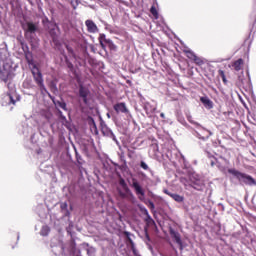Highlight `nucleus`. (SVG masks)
<instances>
[{
	"label": "nucleus",
	"mask_w": 256,
	"mask_h": 256,
	"mask_svg": "<svg viewBox=\"0 0 256 256\" xmlns=\"http://www.w3.org/2000/svg\"><path fill=\"white\" fill-rule=\"evenodd\" d=\"M9 99H10V103H12V105H15L16 101L15 99H13V96L9 95Z\"/></svg>",
	"instance_id": "nucleus-37"
},
{
	"label": "nucleus",
	"mask_w": 256,
	"mask_h": 256,
	"mask_svg": "<svg viewBox=\"0 0 256 256\" xmlns=\"http://www.w3.org/2000/svg\"><path fill=\"white\" fill-rule=\"evenodd\" d=\"M150 13L153 15L154 19H159V12L157 11V8L153 5L150 8Z\"/></svg>",
	"instance_id": "nucleus-22"
},
{
	"label": "nucleus",
	"mask_w": 256,
	"mask_h": 256,
	"mask_svg": "<svg viewBox=\"0 0 256 256\" xmlns=\"http://www.w3.org/2000/svg\"><path fill=\"white\" fill-rule=\"evenodd\" d=\"M55 105H57L58 107H60V109H63V111H67V103H65V101H57L54 102Z\"/></svg>",
	"instance_id": "nucleus-23"
},
{
	"label": "nucleus",
	"mask_w": 256,
	"mask_h": 256,
	"mask_svg": "<svg viewBox=\"0 0 256 256\" xmlns=\"http://www.w3.org/2000/svg\"><path fill=\"white\" fill-rule=\"evenodd\" d=\"M241 83H243V80H241V82H240V83H238V85H241Z\"/></svg>",
	"instance_id": "nucleus-42"
},
{
	"label": "nucleus",
	"mask_w": 256,
	"mask_h": 256,
	"mask_svg": "<svg viewBox=\"0 0 256 256\" xmlns=\"http://www.w3.org/2000/svg\"><path fill=\"white\" fill-rule=\"evenodd\" d=\"M190 187H192V189H195L196 191H203V189H205V183L201 179H191Z\"/></svg>",
	"instance_id": "nucleus-7"
},
{
	"label": "nucleus",
	"mask_w": 256,
	"mask_h": 256,
	"mask_svg": "<svg viewBox=\"0 0 256 256\" xmlns=\"http://www.w3.org/2000/svg\"><path fill=\"white\" fill-rule=\"evenodd\" d=\"M0 79L1 81H4V83H7V81H9V72L0 70Z\"/></svg>",
	"instance_id": "nucleus-18"
},
{
	"label": "nucleus",
	"mask_w": 256,
	"mask_h": 256,
	"mask_svg": "<svg viewBox=\"0 0 256 256\" xmlns=\"http://www.w3.org/2000/svg\"><path fill=\"white\" fill-rule=\"evenodd\" d=\"M213 165H215V162L212 161V162H211V166L213 167Z\"/></svg>",
	"instance_id": "nucleus-41"
},
{
	"label": "nucleus",
	"mask_w": 256,
	"mask_h": 256,
	"mask_svg": "<svg viewBox=\"0 0 256 256\" xmlns=\"http://www.w3.org/2000/svg\"><path fill=\"white\" fill-rule=\"evenodd\" d=\"M66 65L70 71H75V66L69 60L66 59Z\"/></svg>",
	"instance_id": "nucleus-29"
},
{
	"label": "nucleus",
	"mask_w": 256,
	"mask_h": 256,
	"mask_svg": "<svg viewBox=\"0 0 256 256\" xmlns=\"http://www.w3.org/2000/svg\"><path fill=\"white\" fill-rule=\"evenodd\" d=\"M141 211L146 216L145 223H146L147 227L155 226L156 225L155 220H153V218H151V215H149V211H147V208H141Z\"/></svg>",
	"instance_id": "nucleus-10"
},
{
	"label": "nucleus",
	"mask_w": 256,
	"mask_h": 256,
	"mask_svg": "<svg viewBox=\"0 0 256 256\" xmlns=\"http://www.w3.org/2000/svg\"><path fill=\"white\" fill-rule=\"evenodd\" d=\"M100 127L103 135H105L106 137H115V134H113V131L110 130L109 126H107L105 122H101Z\"/></svg>",
	"instance_id": "nucleus-12"
},
{
	"label": "nucleus",
	"mask_w": 256,
	"mask_h": 256,
	"mask_svg": "<svg viewBox=\"0 0 256 256\" xmlns=\"http://www.w3.org/2000/svg\"><path fill=\"white\" fill-rule=\"evenodd\" d=\"M108 117H111L109 114H107Z\"/></svg>",
	"instance_id": "nucleus-45"
},
{
	"label": "nucleus",
	"mask_w": 256,
	"mask_h": 256,
	"mask_svg": "<svg viewBox=\"0 0 256 256\" xmlns=\"http://www.w3.org/2000/svg\"><path fill=\"white\" fill-rule=\"evenodd\" d=\"M94 129H97V126L94 124Z\"/></svg>",
	"instance_id": "nucleus-43"
},
{
	"label": "nucleus",
	"mask_w": 256,
	"mask_h": 256,
	"mask_svg": "<svg viewBox=\"0 0 256 256\" xmlns=\"http://www.w3.org/2000/svg\"><path fill=\"white\" fill-rule=\"evenodd\" d=\"M218 75L221 77L224 85H227V83H229V81L227 80V76L225 75V71L218 70Z\"/></svg>",
	"instance_id": "nucleus-21"
},
{
	"label": "nucleus",
	"mask_w": 256,
	"mask_h": 256,
	"mask_svg": "<svg viewBox=\"0 0 256 256\" xmlns=\"http://www.w3.org/2000/svg\"><path fill=\"white\" fill-rule=\"evenodd\" d=\"M140 167H141V169H144V171H149V165H147V163H145V161L140 162Z\"/></svg>",
	"instance_id": "nucleus-31"
},
{
	"label": "nucleus",
	"mask_w": 256,
	"mask_h": 256,
	"mask_svg": "<svg viewBox=\"0 0 256 256\" xmlns=\"http://www.w3.org/2000/svg\"><path fill=\"white\" fill-rule=\"evenodd\" d=\"M119 195L121 197V199H135V196L133 195V192H131L130 190V193L126 192V191H121L119 190Z\"/></svg>",
	"instance_id": "nucleus-17"
},
{
	"label": "nucleus",
	"mask_w": 256,
	"mask_h": 256,
	"mask_svg": "<svg viewBox=\"0 0 256 256\" xmlns=\"http://www.w3.org/2000/svg\"><path fill=\"white\" fill-rule=\"evenodd\" d=\"M85 25L87 27L88 33H98L99 32V28L97 27V24H95V22H93V20H86Z\"/></svg>",
	"instance_id": "nucleus-9"
},
{
	"label": "nucleus",
	"mask_w": 256,
	"mask_h": 256,
	"mask_svg": "<svg viewBox=\"0 0 256 256\" xmlns=\"http://www.w3.org/2000/svg\"><path fill=\"white\" fill-rule=\"evenodd\" d=\"M145 205H147L150 211H155V203H153V201L148 200L147 202H145Z\"/></svg>",
	"instance_id": "nucleus-27"
},
{
	"label": "nucleus",
	"mask_w": 256,
	"mask_h": 256,
	"mask_svg": "<svg viewBox=\"0 0 256 256\" xmlns=\"http://www.w3.org/2000/svg\"><path fill=\"white\" fill-rule=\"evenodd\" d=\"M119 184L121 185L123 191L129 194L131 193V189H129V186H127V183L125 182L124 179H120Z\"/></svg>",
	"instance_id": "nucleus-19"
},
{
	"label": "nucleus",
	"mask_w": 256,
	"mask_h": 256,
	"mask_svg": "<svg viewBox=\"0 0 256 256\" xmlns=\"http://www.w3.org/2000/svg\"><path fill=\"white\" fill-rule=\"evenodd\" d=\"M98 39H99L100 47L101 49H103V51L107 49V46L110 49V51H117V45L113 43V40L107 39L105 34H100Z\"/></svg>",
	"instance_id": "nucleus-3"
},
{
	"label": "nucleus",
	"mask_w": 256,
	"mask_h": 256,
	"mask_svg": "<svg viewBox=\"0 0 256 256\" xmlns=\"http://www.w3.org/2000/svg\"><path fill=\"white\" fill-rule=\"evenodd\" d=\"M42 233H45L44 235H47L48 233H49V227H44L43 229H42Z\"/></svg>",
	"instance_id": "nucleus-36"
},
{
	"label": "nucleus",
	"mask_w": 256,
	"mask_h": 256,
	"mask_svg": "<svg viewBox=\"0 0 256 256\" xmlns=\"http://www.w3.org/2000/svg\"><path fill=\"white\" fill-rule=\"evenodd\" d=\"M228 173L230 175H233V177H236L239 183H243L244 185H249L250 187H253V185H256V180L254 178H252L250 175L240 172L235 168L228 169Z\"/></svg>",
	"instance_id": "nucleus-1"
},
{
	"label": "nucleus",
	"mask_w": 256,
	"mask_h": 256,
	"mask_svg": "<svg viewBox=\"0 0 256 256\" xmlns=\"http://www.w3.org/2000/svg\"><path fill=\"white\" fill-rule=\"evenodd\" d=\"M24 31L27 35V33H36L37 32V25H35V23L33 22H27L26 23V28H24Z\"/></svg>",
	"instance_id": "nucleus-14"
},
{
	"label": "nucleus",
	"mask_w": 256,
	"mask_h": 256,
	"mask_svg": "<svg viewBox=\"0 0 256 256\" xmlns=\"http://www.w3.org/2000/svg\"><path fill=\"white\" fill-rule=\"evenodd\" d=\"M78 97L83 101L84 105H89V101L91 100V90H89V87L79 84Z\"/></svg>",
	"instance_id": "nucleus-2"
},
{
	"label": "nucleus",
	"mask_w": 256,
	"mask_h": 256,
	"mask_svg": "<svg viewBox=\"0 0 256 256\" xmlns=\"http://www.w3.org/2000/svg\"><path fill=\"white\" fill-rule=\"evenodd\" d=\"M192 61H194V63L196 64V65H199L200 67H201V65H204L205 64V62L203 61V59H201L199 56H195L194 58H193V60Z\"/></svg>",
	"instance_id": "nucleus-25"
},
{
	"label": "nucleus",
	"mask_w": 256,
	"mask_h": 256,
	"mask_svg": "<svg viewBox=\"0 0 256 256\" xmlns=\"http://www.w3.org/2000/svg\"><path fill=\"white\" fill-rule=\"evenodd\" d=\"M163 193H165V195H168V197H171V199L176 201V203H183V201H185L184 196L175 194V193H171L168 189H164Z\"/></svg>",
	"instance_id": "nucleus-8"
},
{
	"label": "nucleus",
	"mask_w": 256,
	"mask_h": 256,
	"mask_svg": "<svg viewBox=\"0 0 256 256\" xmlns=\"http://www.w3.org/2000/svg\"><path fill=\"white\" fill-rule=\"evenodd\" d=\"M93 253H95V249L90 248V249L87 250V255L92 256Z\"/></svg>",
	"instance_id": "nucleus-34"
},
{
	"label": "nucleus",
	"mask_w": 256,
	"mask_h": 256,
	"mask_svg": "<svg viewBox=\"0 0 256 256\" xmlns=\"http://www.w3.org/2000/svg\"><path fill=\"white\" fill-rule=\"evenodd\" d=\"M50 89L51 91H57V86L55 85V83L50 84Z\"/></svg>",
	"instance_id": "nucleus-35"
},
{
	"label": "nucleus",
	"mask_w": 256,
	"mask_h": 256,
	"mask_svg": "<svg viewBox=\"0 0 256 256\" xmlns=\"http://www.w3.org/2000/svg\"><path fill=\"white\" fill-rule=\"evenodd\" d=\"M23 51L29 67L33 68L34 66H37V64H35V61L33 60V53L29 51V48L28 47H26V49L23 48Z\"/></svg>",
	"instance_id": "nucleus-6"
},
{
	"label": "nucleus",
	"mask_w": 256,
	"mask_h": 256,
	"mask_svg": "<svg viewBox=\"0 0 256 256\" xmlns=\"http://www.w3.org/2000/svg\"><path fill=\"white\" fill-rule=\"evenodd\" d=\"M180 181H181V183H185L186 180H185V178H181Z\"/></svg>",
	"instance_id": "nucleus-40"
},
{
	"label": "nucleus",
	"mask_w": 256,
	"mask_h": 256,
	"mask_svg": "<svg viewBox=\"0 0 256 256\" xmlns=\"http://www.w3.org/2000/svg\"><path fill=\"white\" fill-rule=\"evenodd\" d=\"M142 177H145V174H144V173H142Z\"/></svg>",
	"instance_id": "nucleus-44"
},
{
	"label": "nucleus",
	"mask_w": 256,
	"mask_h": 256,
	"mask_svg": "<svg viewBox=\"0 0 256 256\" xmlns=\"http://www.w3.org/2000/svg\"><path fill=\"white\" fill-rule=\"evenodd\" d=\"M244 61L242 58H239L238 60L234 61L232 63V67L233 69H235L236 71H241V69H243V65H244Z\"/></svg>",
	"instance_id": "nucleus-15"
},
{
	"label": "nucleus",
	"mask_w": 256,
	"mask_h": 256,
	"mask_svg": "<svg viewBox=\"0 0 256 256\" xmlns=\"http://www.w3.org/2000/svg\"><path fill=\"white\" fill-rule=\"evenodd\" d=\"M170 235L172 239L177 243V245L180 246V249H183V241L181 240V234L179 232H176L173 229H170Z\"/></svg>",
	"instance_id": "nucleus-11"
},
{
	"label": "nucleus",
	"mask_w": 256,
	"mask_h": 256,
	"mask_svg": "<svg viewBox=\"0 0 256 256\" xmlns=\"http://www.w3.org/2000/svg\"><path fill=\"white\" fill-rule=\"evenodd\" d=\"M38 85V87H39V89H40V91L43 93H47V88H45V84H44V82H41L40 84H37Z\"/></svg>",
	"instance_id": "nucleus-30"
},
{
	"label": "nucleus",
	"mask_w": 256,
	"mask_h": 256,
	"mask_svg": "<svg viewBox=\"0 0 256 256\" xmlns=\"http://www.w3.org/2000/svg\"><path fill=\"white\" fill-rule=\"evenodd\" d=\"M132 253H133L134 256L139 255V252H137V249L136 250H132Z\"/></svg>",
	"instance_id": "nucleus-38"
},
{
	"label": "nucleus",
	"mask_w": 256,
	"mask_h": 256,
	"mask_svg": "<svg viewBox=\"0 0 256 256\" xmlns=\"http://www.w3.org/2000/svg\"><path fill=\"white\" fill-rule=\"evenodd\" d=\"M114 111H116V113H129V110L127 109V105H125V102L115 104Z\"/></svg>",
	"instance_id": "nucleus-13"
},
{
	"label": "nucleus",
	"mask_w": 256,
	"mask_h": 256,
	"mask_svg": "<svg viewBox=\"0 0 256 256\" xmlns=\"http://www.w3.org/2000/svg\"><path fill=\"white\" fill-rule=\"evenodd\" d=\"M200 101L201 103H203L204 107H207L208 109H213V101H211L209 97H201Z\"/></svg>",
	"instance_id": "nucleus-16"
},
{
	"label": "nucleus",
	"mask_w": 256,
	"mask_h": 256,
	"mask_svg": "<svg viewBox=\"0 0 256 256\" xmlns=\"http://www.w3.org/2000/svg\"><path fill=\"white\" fill-rule=\"evenodd\" d=\"M132 187L134 188L135 194L137 195L139 201H145V190L141 184H139L137 180H133Z\"/></svg>",
	"instance_id": "nucleus-4"
},
{
	"label": "nucleus",
	"mask_w": 256,
	"mask_h": 256,
	"mask_svg": "<svg viewBox=\"0 0 256 256\" xmlns=\"http://www.w3.org/2000/svg\"><path fill=\"white\" fill-rule=\"evenodd\" d=\"M70 5H72L73 9H77L79 7V0H70Z\"/></svg>",
	"instance_id": "nucleus-28"
},
{
	"label": "nucleus",
	"mask_w": 256,
	"mask_h": 256,
	"mask_svg": "<svg viewBox=\"0 0 256 256\" xmlns=\"http://www.w3.org/2000/svg\"><path fill=\"white\" fill-rule=\"evenodd\" d=\"M125 235L131 245V251H135L137 248H135V243L133 242V240L131 239V237H129V232H125Z\"/></svg>",
	"instance_id": "nucleus-26"
},
{
	"label": "nucleus",
	"mask_w": 256,
	"mask_h": 256,
	"mask_svg": "<svg viewBox=\"0 0 256 256\" xmlns=\"http://www.w3.org/2000/svg\"><path fill=\"white\" fill-rule=\"evenodd\" d=\"M185 55L188 59H190L191 61H193L194 57L197 55L196 53H194L191 50H186L185 51Z\"/></svg>",
	"instance_id": "nucleus-24"
},
{
	"label": "nucleus",
	"mask_w": 256,
	"mask_h": 256,
	"mask_svg": "<svg viewBox=\"0 0 256 256\" xmlns=\"http://www.w3.org/2000/svg\"><path fill=\"white\" fill-rule=\"evenodd\" d=\"M60 208H61L62 211H67V203L66 202L62 203L60 205Z\"/></svg>",
	"instance_id": "nucleus-33"
},
{
	"label": "nucleus",
	"mask_w": 256,
	"mask_h": 256,
	"mask_svg": "<svg viewBox=\"0 0 256 256\" xmlns=\"http://www.w3.org/2000/svg\"><path fill=\"white\" fill-rule=\"evenodd\" d=\"M160 117H161L162 119H165V114L161 113V114H160Z\"/></svg>",
	"instance_id": "nucleus-39"
},
{
	"label": "nucleus",
	"mask_w": 256,
	"mask_h": 256,
	"mask_svg": "<svg viewBox=\"0 0 256 256\" xmlns=\"http://www.w3.org/2000/svg\"><path fill=\"white\" fill-rule=\"evenodd\" d=\"M76 159H77V163H79V165L83 164V159L81 158V156H79V154L76 153Z\"/></svg>",
	"instance_id": "nucleus-32"
},
{
	"label": "nucleus",
	"mask_w": 256,
	"mask_h": 256,
	"mask_svg": "<svg viewBox=\"0 0 256 256\" xmlns=\"http://www.w3.org/2000/svg\"><path fill=\"white\" fill-rule=\"evenodd\" d=\"M50 35L52 37L53 43L56 45V47H59L61 43H59V40H57V35L55 34V30H51Z\"/></svg>",
	"instance_id": "nucleus-20"
},
{
	"label": "nucleus",
	"mask_w": 256,
	"mask_h": 256,
	"mask_svg": "<svg viewBox=\"0 0 256 256\" xmlns=\"http://www.w3.org/2000/svg\"><path fill=\"white\" fill-rule=\"evenodd\" d=\"M31 73L33 75V79L36 85L43 83V74L41 73V70H39V67L37 66L32 67Z\"/></svg>",
	"instance_id": "nucleus-5"
}]
</instances>
